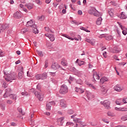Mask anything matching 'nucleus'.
<instances>
[{
	"instance_id": "1",
	"label": "nucleus",
	"mask_w": 127,
	"mask_h": 127,
	"mask_svg": "<svg viewBox=\"0 0 127 127\" xmlns=\"http://www.w3.org/2000/svg\"><path fill=\"white\" fill-rule=\"evenodd\" d=\"M11 89H10V88L6 89L5 92L3 95V98H8V97H9L10 99L15 101L16 100V98L17 97V96L14 94H11Z\"/></svg>"
},
{
	"instance_id": "2",
	"label": "nucleus",
	"mask_w": 127,
	"mask_h": 127,
	"mask_svg": "<svg viewBox=\"0 0 127 127\" xmlns=\"http://www.w3.org/2000/svg\"><path fill=\"white\" fill-rule=\"evenodd\" d=\"M4 79L6 82L9 83H11L13 80H15L16 79V76H15V73H13L10 74V73L7 72H4Z\"/></svg>"
},
{
	"instance_id": "3",
	"label": "nucleus",
	"mask_w": 127,
	"mask_h": 127,
	"mask_svg": "<svg viewBox=\"0 0 127 127\" xmlns=\"http://www.w3.org/2000/svg\"><path fill=\"white\" fill-rule=\"evenodd\" d=\"M60 93L62 95H65L68 93V87L65 84H63L61 86L60 90Z\"/></svg>"
},
{
	"instance_id": "4",
	"label": "nucleus",
	"mask_w": 127,
	"mask_h": 127,
	"mask_svg": "<svg viewBox=\"0 0 127 127\" xmlns=\"http://www.w3.org/2000/svg\"><path fill=\"white\" fill-rule=\"evenodd\" d=\"M89 13L94 15V16H100V12L98 11L95 7L91 8L89 10Z\"/></svg>"
},
{
	"instance_id": "5",
	"label": "nucleus",
	"mask_w": 127,
	"mask_h": 127,
	"mask_svg": "<svg viewBox=\"0 0 127 127\" xmlns=\"http://www.w3.org/2000/svg\"><path fill=\"white\" fill-rule=\"evenodd\" d=\"M26 26L30 27V29H33V27H36V25H35V22L33 20H30L29 21L27 22Z\"/></svg>"
},
{
	"instance_id": "6",
	"label": "nucleus",
	"mask_w": 127,
	"mask_h": 127,
	"mask_svg": "<svg viewBox=\"0 0 127 127\" xmlns=\"http://www.w3.org/2000/svg\"><path fill=\"white\" fill-rule=\"evenodd\" d=\"M13 16L14 18H16V19H19V18L22 17V14L19 11H16L13 14Z\"/></svg>"
},
{
	"instance_id": "7",
	"label": "nucleus",
	"mask_w": 127,
	"mask_h": 127,
	"mask_svg": "<svg viewBox=\"0 0 127 127\" xmlns=\"http://www.w3.org/2000/svg\"><path fill=\"white\" fill-rule=\"evenodd\" d=\"M110 105H111V102L109 101L105 100L103 102V105L105 109H107V110H110V109H111V106H110Z\"/></svg>"
},
{
	"instance_id": "8",
	"label": "nucleus",
	"mask_w": 127,
	"mask_h": 127,
	"mask_svg": "<svg viewBox=\"0 0 127 127\" xmlns=\"http://www.w3.org/2000/svg\"><path fill=\"white\" fill-rule=\"evenodd\" d=\"M35 96L38 98L39 101H43V95L41 94L40 92H38L36 91L34 93Z\"/></svg>"
},
{
	"instance_id": "9",
	"label": "nucleus",
	"mask_w": 127,
	"mask_h": 127,
	"mask_svg": "<svg viewBox=\"0 0 127 127\" xmlns=\"http://www.w3.org/2000/svg\"><path fill=\"white\" fill-rule=\"evenodd\" d=\"M55 102L52 101L47 103L46 110L50 111L51 110V106H55Z\"/></svg>"
},
{
	"instance_id": "10",
	"label": "nucleus",
	"mask_w": 127,
	"mask_h": 127,
	"mask_svg": "<svg viewBox=\"0 0 127 127\" xmlns=\"http://www.w3.org/2000/svg\"><path fill=\"white\" fill-rule=\"evenodd\" d=\"M45 36H46L47 37H48V38H49V39L51 40V41H54V40H55V37H54V35L53 34H45Z\"/></svg>"
},
{
	"instance_id": "11",
	"label": "nucleus",
	"mask_w": 127,
	"mask_h": 127,
	"mask_svg": "<svg viewBox=\"0 0 127 127\" xmlns=\"http://www.w3.org/2000/svg\"><path fill=\"white\" fill-rule=\"evenodd\" d=\"M119 25L120 26V28L123 30L122 33L124 34V35H127V28H126L125 27H123L122 24H119Z\"/></svg>"
},
{
	"instance_id": "12",
	"label": "nucleus",
	"mask_w": 127,
	"mask_h": 127,
	"mask_svg": "<svg viewBox=\"0 0 127 127\" xmlns=\"http://www.w3.org/2000/svg\"><path fill=\"white\" fill-rule=\"evenodd\" d=\"M51 68L53 70H57V69H59V68H60V65L57 63H54L52 65Z\"/></svg>"
},
{
	"instance_id": "13",
	"label": "nucleus",
	"mask_w": 127,
	"mask_h": 127,
	"mask_svg": "<svg viewBox=\"0 0 127 127\" xmlns=\"http://www.w3.org/2000/svg\"><path fill=\"white\" fill-rule=\"evenodd\" d=\"M60 106L61 108H65L67 107V104L66 103V101L64 100H61L60 101Z\"/></svg>"
},
{
	"instance_id": "14",
	"label": "nucleus",
	"mask_w": 127,
	"mask_h": 127,
	"mask_svg": "<svg viewBox=\"0 0 127 127\" xmlns=\"http://www.w3.org/2000/svg\"><path fill=\"white\" fill-rule=\"evenodd\" d=\"M115 111H118L119 112H127V108H122V107H120V108H118V107H115Z\"/></svg>"
},
{
	"instance_id": "15",
	"label": "nucleus",
	"mask_w": 127,
	"mask_h": 127,
	"mask_svg": "<svg viewBox=\"0 0 127 127\" xmlns=\"http://www.w3.org/2000/svg\"><path fill=\"white\" fill-rule=\"evenodd\" d=\"M86 97H87V98L89 100H92V99H94V98H95V96H94L93 94L90 92H87Z\"/></svg>"
},
{
	"instance_id": "16",
	"label": "nucleus",
	"mask_w": 127,
	"mask_h": 127,
	"mask_svg": "<svg viewBox=\"0 0 127 127\" xmlns=\"http://www.w3.org/2000/svg\"><path fill=\"white\" fill-rule=\"evenodd\" d=\"M123 88L122 87H121L119 85H117L114 87V90L115 91H117V92H121V91H123Z\"/></svg>"
},
{
	"instance_id": "17",
	"label": "nucleus",
	"mask_w": 127,
	"mask_h": 127,
	"mask_svg": "<svg viewBox=\"0 0 127 127\" xmlns=\"http://www.w3.org/2000/svg\"><path fill=\"white\" fill-rule=\"evenodd\" d=\"M85 41H86V42H88V43H90L91 45H95V43H96V41L95 40V39H92V40H90L88 39H86L85 40Z\"/></svg>"
},
{
	"instance_id": "18",
	"label": "nucleus",
	"mask_w": 127,
	"mask_h": 127,
	"mask_svg": "<svg viewBox=\"0 0 127 127\" xmlns=\"http://www.w3.org/2000/svg\"><path fill=\"white\" fill-rule=\"evenodd\" d=\"M25 6L28 8V9H32L33 8V6H34V4L32 3H28L25 4Z\"/></svg>"
},
{
	"instance_id": "19",
	"label": "nucleus",
	"mask_w": 127,
	"mask_h": 127,
	"mask_svg": "<svg viewBox=\"0 0 127 127\" xmlns=\"http://www.w3.org/2000/svg\"><path fill=\"white\" fill-rule=\"evenodd\" d=\"M75 92H76V93H79V94H82V93H84V89H82L81 88H78V87H76Z\"/></svg>"
},
{
	"instance_id": "20",
	"label": "nucleus",
	"mask_w": 127,
	"mask_h": 127,
	"mask_svg": "<svg viewBox=\"0 0 127 127\" xmlns=\"http://www.w3.org/2000/svg\"><path fill=\"white\" fill-rule=\"evenodd\" d=\"M63 120H64V117L60 118L57 120V122L59 126H63V122H63Z\"/></svg>"
},
{
	"instance_id": "21",
	"label": "nucleus",
	"mask_w": 127,
	"mask_h": 127,
	"mask_svg": "<svg viewBox=\"0 0 127 127\" xmlns=\"http://www.w3.org/2000/svg\"><path fill=\"white\" fill-rule=\"evenodd\" d=\"M108 80L109 79H108V78L104 76V77H102L100 79V81L101 84H104V83H105V82H108Z\"/></svg>"
},
{
	"instance_id": "22",
	"label": "nucleus",
	"mask_w": 127,
	"mask_h": 127,
	"mask_svg": "<svg viewBox=\"0 0 127 127\" xmlns=\"http://www.w3.org/2000/svg\"><path fill=\"white\" fill-rule=\"evenodd\" d=\"M93 78L94 80H99L100 79V76H99V73L96 71L94 72L93 73Z\"/></svg>"
},
{
	"instance_id": "23",
	"label": "nucleus",
	"mask_w": 127,
	"mask_h": 127,
	"mask_svg": "<svg viewBox=\"0 0 127 127\" xmlns=\"http://www.w3.org/2000/svg\"><path fill=\"white\" fill-rule=\"evenodd\" d=\"M101 91L103 94L105 95V94H107V92H108V89H107V87L106 86H103L101 87Z\"/></svg>"
},
{
	"instance_id": "24",
	"label": "nucleus",
	"mask_w": 127,
	"mask_h": 127,
	"mask_svg": "<svg viewBox=\"0 0 127 127\" xmlns=\"http://www.w3.org/2000/svg\"><path fill=\"white\" fill-rule=\"evenodd\" d=\"M41 80H45V79L47 78V73L44 72L41 74Z\"/></svg>"
},
{
	"instance_id": "25",
	"label": "nucleus",
	"mask_w": 127,
	"mask_h": 127,
	"mask_svg": "<svg viewBox=\"0 0 127 127\" xmlns=\"http://www.w3.org/2000/svg\"><path fill=\"white\" fill-rule=\"evenodd\" d=\"M103 20V18H102V17L98 18V19L96 20V24L97 25H101L102 24V21Z\"/></svg>"
},
{
	"instance_id": "26",
	"label": "nucleus",
	"mask_w": 127,
	"mask_h": 127,
	"mask_svg": "<svg viewBox=\"0 0 127 127\" xmlns=\"http://www.w3.org/2000/svg\"><path fill=\"white\" fill-rule=\"evenodd\" d=\"M108 14H109L111 17H113V16H114V9H109Z\"/></svg>"
},
{
	"instance_id": "27",
	"label": "nucleus",
	"mask_w": 127,
	"mask_h": 127,
	"mask_svg": "<svg viewBox=\"0 0 127 127\" xmlns=\"http://www.w3.org/2000/svg\"><path fill=\"white\" fill-rule=\"evenodd\" d=\"M116 103L117 105L121 106L123 105V100H122V99H118L116 100Z\"/></svg>"
},
{
	"instance_id": "28",
	"label": "nucleus",
	"mask_w": 127,
	"mask_h": 127,
	"mask_svg": "<svg viewBox=\"0 0 127 127\" xmlns=\"http://www.w3.org/2000/svg\"><path fill=\"white\" fill-rule=\"evenodd\" d=\"M30 31H32V32H33V33H35V34H36V33H38V30H37L36 27H33V29H30Z\"/></svg>"
},
{
	"instance_id": "29",
	"label": "nucleus",
	"mask_w": 127,
	"mask_h": 127,
	"mask_svg": "<svg viewBox=\"0 0 127 127\" xmlns=\"http://www.w3.org/2000/svg\"><path fill=\"white\" fill-rule=\"evenodd\" d=\"M0 27H2V29L5 30V29H6L7 27H8V25H7V24H2L0 25Z\"/></svg>"
},
{
	"instance_id": "30",
	"label": "nucleus",
	"mask_w": 127,
	"mask_h": 127,
	"mask_svg": "<svg viewBox=\"0 0 127 127\" xmlns=\"http://www.w3.org/2000/svg\"><path fill=\"white\" fill-rule=\"evenodd\" d=\"M86 85H87V86H89V87H90V88L91 89H93V90H97L96 86H94V85L91 84L90 83H89L88 82H86Z\"/></svg>"
},
{
	"instance_id": "31",
	"label": "nucleus",
	"mask_w": 127,
	"mask_h": 127,
	"mask_svg": "<svg viewBox=\"0 0 127 127\" xmlns=\"http://www.w3.org/2000/svg\"><path fill=\"white\" fill-rule=\"evenodd\" d=\"M29 31V28H24L21 30V33H25V32H27V31Z\"/></svg>"
},
{
	"instance_id": "32",
	"label": "nucleus",
	"mask_w": 127,
	"mask_h": 127,
	"mask_svg": "<svg viewBox=\"0 0 127 127\" xmlns=\"http://www.w3.org/2000/svg\"><path fill=\"white\" fill-rule=\"evenodd\" d=\"M107 115L108 116V117H116V114H115V113L111 112H108L107 113Z\"/></svg>"
},
{
	"instance_id": "33",
	"label": "nucleus",
	"mask_w": 127,
	"mask_h": 127,
	"mask_svg": "<svg viewBox=\"0 0 127 127\" xmlns=\"http://www.w3.org/2000/svg\"><path fill=\"white\" fill-rule=\"evenodd\" d=\"M18 76V79H22V77H23V71L19 72Z\"/></svg>"
},
{
	"instance_id": "34",
	"label": "nucleus",
	"mask_w": 127,
	"mask_h": 127,
	"mask_svg": "<svg viewBox=\"0 0 127 127\" xmlns=\"http://www.w3.org/2000/svg\"><path fill=\"white\" fill-rule=\"evenodd\" d=\"M105 39H106V40H112V39H113V37L112 36L106 35Z\"/></svg>"
},
{
	"instance_id": "35",
	"label": "nucleus",
	"mask_w": 127,
	"mask_h": 127,
	"mask_svg": "<svg viewBox=\"0 0 127 127\" xmlns=\"http://www.w3.org/2000/svg\"><path fill=\"white\" fill-rule=\"evenodd\" d=\"M36 52H37L38 55L39 56H40V57H42V56H43V53H42V52H41L40 51L37 50Z\"/></svg>"
},
{
	"instance_id": "36",
	"label": "nucleus",
	"mask_w": 127,
	"mask_h": 127,
	"mask_svg": "<svg viewBox=\"0 0 127 127\" xmlns=\"http://www.w3.org/2000/svg\"><path fill=\"white\" fill-rule=\"evenodd\" d=\"M121 18H122V19H126V18H127V16L125 15V13L124 12H122L121 13Z\"/></svg>"
},
{
	"instance_id": "37",
	"label": "nucleus",
	"mask_w": 127,
	"mask_h": 127,
	"mask_svg": "<svg viewBox=\"0 0 127 127\" xmlns=\"http://www.w3.org/2000/svg\"><path fill=\"white\" fill-rule=\"evenodd\" d=\"M121 120L123 122H126V121H127V115H124L121 117Z\"/></svg>"
},
{
	"instance_id": "38",
	"label": "nucleus",
	"mask_w": 127,
	"mask_h": 127,
	"mask_svg": "<svg viewBox=\"0 0 127 127\" xmlns=\"http://www.w3.org/2000/svg\"><path fill=\"white\" fill-rule=\"evenodd\" d=\"M63 36H64V37H66V38H67L68 39H69L70 40H72V41L74 40V39L70 37L69 36H68L66 34H63Z\"/></svg>"
},
{
	"instance_id": "39",
	"label": "nucleus",
	"mask_w": 127,
	"mask_h": 127,
	"mask_svg": "<svg viewBox=\"0 0 127 127\" xmlns=\"http://www.w3.org/2000/svg\"><path fill=\"white\" fill-rule=\"evenodd\" d=\"M120 50L117 48H114L113 50V53H119Z\"/></svg>"
},
{
	"instance_id": "40",
	"label": "nucleus",
	"mask_w": 127,
	"mask_h": 127,
	"mask_svg": "<svg viewBox=\"0 0 127 127\" xmlns=\"http://www.w3.org/2000/svg\"><path fill=\"white\" fill-rule=\"evenodd\" d=\"M0 108L2 111H4L5 110V105H4V104H1Z\"/></svg>"
},
{
	"instance_id": "41",
	"label": "nucleus",
	"mask_w": 127,
	"mask_h": 127,
	"mask_svg": "<svg viewBox=\"0 0 127 127\" xmlns=\"http://www.w3.org/2000/svg\"><path fill=\"white\" fill-rule=\"evenodd\" d=\"M35 78L37 80H41V74H37L35 76Z\"/></svg>"
},
{
	"instance_id": "42",
	"label": "nucleus",
	"mask_w": 127,
	"mask_h": 127,
	"mask_svg": "<svg viewBox=\"0 0 127 127\" xmlns=\"http://www.w3.org/2000/svg\"><path fill=\"white\" fill-rule=\"evenodd\" d=\"M45 29L46 31H47L48 32H51L52 33H53V31H51L49 27H45Z\"/></svg>"
},
{
	"instance_id": "43",
	"label": "nucleus",
	"mask_w": 127,
	"mask_h": 127,
	"mask_svg": "<svg viewBox=\"0 0 127 127\" xmlns=\"http://www.w3.org/2000/svg\"><path fill=\"white\" fill-rule=\"evenodd\" d=\"M76 83L79 84V85H83V81H82V80H81V79H78L76 81Z\"/></svg>"
},
{
	"instance_id": "44",
	"label": "nucleus",
	"mask_w": 127,
	"mask_h": 127,
	"mask_svg": "<svg viewBox=\"0 0 127 127\" xmlns=\"http://www.w3.org/2000/svg\"><path fill=\"white\" fill-rule=\"evenodd\" d=\"M80 29H81V30H84V31H86V32H90V31H89L88 29H86L84 27H80Z\"/></svg>"
},
{
	"instance_id": "45",
	"label": "nucleus",
	"mask_w": 127,
	"mask_h": 127,
	"mask_svg": "<svg viewBox=\"0 0 127 127\" xmlns=\"http://www.w3.org/2000/svg\"><path fill=\"white\" fill-rule=\"evenodd\" d=\"M84 64H85V62L84 61H79L78 65L79 66H82V65H84Z\"/></svg>"
},
{
	"instance_id": "46",
	"label": "nucleus",
	"mask_w": 127,
	"mask_h": 127,
	"mask_svg": "<svg viewBox=\"0 0 127 127\" xmlns=\"http://www.w3.org/2000/svg\"><path fill=\"white\" fill-rule=\"evenodd\" d=\"M38 19H39L41 21H42V20H44V16H40L38 17Z\"/></svg>"
},
{
	"instance_id": "47",
	"label": "nucleus",
	"mask_w": 127,
	"mask_h": 127,
	"mask_svg": "<svg viewBox=\"0 0 127 127\" xmlns=\"http://www.w3.org/2000/svg\"><path fill=\"white\" fill-rule=\"evenodd\" d=\"M13 102L12 100H7L6 101V104H8V105H11Z\"/></svg>"
},
{
	"instance_id": "48",
	"label": "nucleus",
	"mask_w": 127,
	"mask_h": 127,
	"mask_svg": "<svg viewBox=\"0 0 127 127\" xmlns=\"http://www.w3.org/2000/svg\"><path fill=\"white\" fill-rule=\"evenodd\" d=\"M71 23L72 24H74H74H75L76 25H79V23H78V22H77L76 20H72L71 21Z\"/></svg>"
},
{
	"instance_id": "49",
	"label": "nucleus",
	"mask_w": 127,
	"mask_h": 127,
	"mask_svg": "<svg viewBox=\"0 0 127 127\" xmlns=\"http://www.w3.org/2000/svg\"><path fill=\"white\" fill-rule=\"evenodd\" d=\"M17 111L19 112V113H20V114L22 115V109H21V108L18 107L17 108Z\"/></svg>"
},
{
	"instance_id": "50",
	"label": "nucleus",
	"mask_w": 127,
	"mask_h": 127,
	"mask_svg": "<svg viewBox=\"0 0 127 127\" xmlns=\"http://www.w3.org/2000/svg\"><path fill=\"white\" fill-rule=\"evenodd\" d=\"M126 64H127V63L122 62V63H119L118 64V65L119 66H125V65H126Z\"/></svg>"
},
{
	"instance_id": "51",
	"label": "nucleus",
	"mask_w": 127,
	"mask_h": 127,
	"mask_svg": "<svg viewBox=\"0 0 127 127\" xmlns=\"http://www.w3.org/2000/svg\"><path fill=\"white\" fill-rule=\"evenodd\" d=\"M2 87H3V88H6L7 87V85H6L5 82H3L2 84Z\"/></svg>"
},
{
	"instance_id": "52",
	"label": "nucleus",
	"mask_w": 127,
	"mask_h": 127,
	"mask_svg": "<svg viewBox=\"0 0 127 127\" xmlns=\"http://www.w3.org/2000/svg\"><path fill=\"white\" fill-rule=\"evenodd\" d=\"M123 103H124V104H127V98H124L123 100Z\"/></svg>"
},
{
	"instance_id": "53",
	"label": "nucleus",
	"mask_w": 127,
	"mask_h": 127,
	"mask_svg": "<svg viewBox=\"0 0 127 127\" xmlns=\"http://www.w3.org/2000/svg\"><path fill=\"white\" fill-rule=\"evenodd\" d=\"M47 46L48 47V48H49V49H51V48H52V45L51 44H47Z\"/></svg>"
},
{
	"instance_id": "54",
	"label": "nucleus",
	"mask_w": 127,
	"mask_h": 127,
	"mask_svg": "<svg viewBox=\"0 0 127 127\" xmlns=\"http://www.w3.org/2000/svg\"><path fill=\"white\" fill-rule=\"evenodd\" d=\"M74 124H73V123H71V122H67L66 123V126H73Z\"/></svg>"
},
{
	"instance_id": "55",
	"label": "nucleus",
	"mask_w": 127,
	"mask_h": 127,
	"mask_svg": "<svg viewBox=\"0 0 127 127\" xmlns=\"http://www.w3.org/2000/svg\"><path fill=\"white\" fill-rule=\"evenodd\" d=\"M3 57V52L0 49V57Z\"/></svg>"
},
{
	"instance_id": "56",
	"label": "nucleus",
	"mask_w": 127,
	"mask_h": 127,
	"mask_svg": "<svg viewBox=\"0 0 127 127\" xmlns=\"http://www.w3.org/2000/svg\"><path fill=\"white\" fill-rule=\"evenodd\" d=\"M62 65H63V66H67V64L66 63V62H65V61H62Z\"/></svg>"
},
{
	"instance_id": "57",
	"label": "nucleus",
	"mask_w": 127,
	"mask_h": 127,
	"mask_svg": "<svg viewBox=\"0 0 127 127\" xmlns=\"http://www.w3.org/2000/svg\"><path fill=\"white\" fill-rule=\"evenodd\" d=\"M102 121L104 122V123H105L106 124H109V121H108L107 119H103Z\"/></svg>"
},
{
	"instance_id": "58",
	"label": "nucleus",
	"mask_w": 127,
	"mask_h": 127,
	"mask_svg": "<svg viewBox=\"0 0 127 127\" xmlns=\"http://www.w3.org/2000/svg\"><path fill=\"white\" fill-rule=\"evenodd\" d=\"M10 125L12 127H15L16 126V123H15L14 122H12V123H11Z\"/></svg>"
},
{
	"instance_id": "59",
	"label": "nucleus",
	"mask_w": 127,
	"mask_h": 127,
	"mask_svg": "<svg viewBox=\"0 0 127 127\" xmlns=\"http://www.w3.org/2000/svg\"><path fill=\"white\" fill-rule=\"evenodd\" d=\"M36 2L37 4H41V1L40 0H36Z\"/></svg>"
},
{
	"instance_id": "60",
	"label": "nucleus",
	"mask_w": 127,
	"mask_h": 127,
	"mask_svg": "<svg viewBox=\"0 0 127 127\" xmlns=\"http://www.w3.org/2000/svg\"><path fill=\"white\" fill-rule=\"evenodd\" d=\"M103 55L104 58H107V52H105L103 54Z\"/></svg>"
},
{
	"instance_id": "61",
	"label": "nucleus",
	"mask_w": 127,
	"mask_h": 127,
	"mask_svg": "<svg viewBox=\"0 0 127 127\" xmlns=\"http://www.w3.org/2000/svg\"><path fill=\"white\" fill-rule=\"evenodd\" d=\"M99 38H103V37H105L106 38V35H101L100 36H99Z\"/></svg>"
},
{
	"instance_id": "62",
	"label": "nucleus",
	"mask_w": 127,
	"mask_h": 127,
	"mask_svg": "<svg viewBox=\"0 0 127 127\" xmlns=\"http://www.w3.org/2000/svg\"><path fill=\"white\" fill-rule=\"evenodd\" d=\"M47 67H48V63L47 62H45V68H47Z\"/></svg>"
},
{
	"instance_id": "63",
	"label": "nucleus",
	"mask_w": 127,
	"mask_h": 127,
	"mask_svg": "<svg viewBox=\"0 0 127 127\" xmlns=\"http://www.w3.org/2000/svg\"><path fill=\"white\" fill-rule=\"evenodd\" d=\"M88 67L89 69H92V68H93V65L91 64H88Z\"/></svg>"
},
{
	"instance_id": "64",
	"label": "nucleus",
	"mask_w": 127,
	"mask_h": 127,
	"mask_svg": "<svg viewBox=\"0 0 127 127\" xmlns=\"http://www.w3.org/2000/svg\"><path fill=\"white\" fill-rule=\"evenodd\" d=\"M74 127H80V126H79V123H76L74 126Z\"/></svg>"
}]
</instances>
